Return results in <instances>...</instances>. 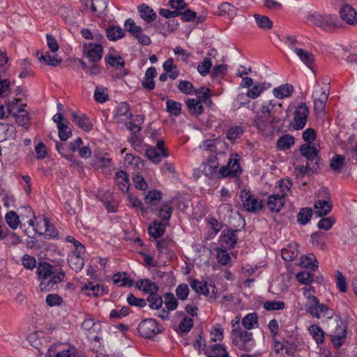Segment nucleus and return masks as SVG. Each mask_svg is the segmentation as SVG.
Returning <instances> with one entry per match:
<instances>
[{"mask_svg":"<svg viewBox=\"0 0 357 357\" xmlns=\"http://www.w3.org/2000/svg\"><path fill=\"white\" fill-rule=\"evenodd\" d=\"M301 266L305 268H311L312 271L318 268V261L314 254L303 256L300 261Z\"/></svg>","mask_w":357,"mask_h":357,"instance_id":"72a5a7b5","label":"nucleus"},{"mask_svg":"<svg viewBox=\"0 0 357 357\" xmlns=\"http://www.w3.org/2000/svg\"><path fill=\"white\" fill-rule=\"evenodd\" d=\"M117 185L119 189L125 193H128L129 190V178L128 174L123 171H119L116 173Z\"/></svg>","mask_w":357,"mask_h":357,"instance_id":"bb28decb","label":"nucleus"},{"mask_svg":"<svg viewBox=\"0 0 357 357\" xmlns=\"http://www.w3.org/2000/svg\"><path fill=\"white\" fill-rule=\"evenodd\" d=\"M218 162L215 157L208 159L207 164L205 165L203 172L208 178H213L217 174V168Z\"/></svg>","mask_w":357,"mask_h":357,"instance_id":"393cba45","label":"nucleus"},{"mask_svg":"<svg viewBox=\"0 0 357 357\" xmlns=\"http://www.w3.org/2000/svg\"><path fill=\"white\" fill-rule=\"evenodd\" d=\"M294 143V138L289 135L281 137L277 142V146L281 150L289 149Z\"/></svg>","mask_w":357,"mask_h":357,"instance_id":"a19ab883","label":"nucleus"},{"mask_svg":"<svg viewBox=\"0 0 357 357\" xmlns=\"http://www.w3.org/2000/svg\"><path fill=\"white\" fill-rule=\"evenodd\" d=\"M195 93L197 96V100L202 105V103L210 106L212 103V100L211 99V91L208 88H204L203 86L195 91Z\"/></svg>","mask_w":357,"mask_h":357,"instance_id":"aec40b11","label":"nucleus"},{"mask_svg":"<svg viewBox=\"0 0 357 357\" xmlns=\"http://www.w3.org/2000/svg\"><path fill=\"white\" fill-rule=\"evenodd\" d=\"M209 351L211 354L215 356V357H229V354L225 348L219 344H215L211 346Z\"/></svg>","mask_w":357,"mask_h":357,"instance_id":"bf43d9fd","label":"nucleus"},{"mask_svg":"<svg viewBox=\"0 0 357 357\" xmlns=\"http://www.w3.org/2000/svg\"><path fill=\"white\" fill-rule=\"evenodd\" d=\"M59 137L61 141L67 140L72 135L70 128L66 124L58 125Z\"/></svg>","mask_w":357,"mask_h":357,"instance_id":"69168bd1","label":"nucleus"},{"mask_svg":"<svg viewBox=\"0 0 357 357\" xmlns=\"http://www.w3.org/2000/svg\"><path fill=\"white\" fill-rule=\"evenodd\" d=\"M280 121V118L278 116H270L259 112L254 122L259 131L271 132L278 128Z\"/></svg>","mask_w":357,"mask_h":357,"instance_id":"f03ea898","label":"nucleus"},{"mask_svg":"<svg viewBox=\"0 0 357 357\" xmlns=\"http://www.w3.org/2000/svg\"><path fill=\"white\" fill-rule=\"evenodd\" d=\"M137 9L141 18L147 23H151L156 20V13L150 6L142 4L138 6Z\"/></svg>","mask_w":357,"mask_h":357,"instance_id":"dca6fc26","label":"nucleus"},{"mask_svg":"<svg viewBox=\"0 0 357 357\" xmlns=\"http://www.w3.org/2000/svg\"><path fill=\"white\" fill-rule=\"evenodd\" d=\"M291 186L292 182L289 179L287 178L280 180L277 188H278L281 192L280 195H283V197H285L287 195V193L290 192Z\"/></svg>","mask_w":357,"mask_h":357,"instance_id":"0e129e2a","label":"nucleus"},{"mask_svg":"<svg viewBox=\"0 0 357 357\" xmlns=\"http://www.w3.org/2000/svg\"><path fill=\"white\" fill-rule=\"evenodd\" d=\"M178 89L183 93L190 95L195 93L193 84L189 81H181L178 85Z\"/></svg>","mask_w":357,"mask_h":357,"instance_id":"e2e57ef3","label":"nucleus"},{"mask_svg":"<svg viewBox=\"0 0 357 357\" xmlns=\"http://www.w3.org/2000/svg\"><path fill=\"white\" fill-rule=\"evenodd\" d=\"M297 243L289 245L287 248L281 250V255L283 259L286 261L294 260L298 255Z\"/></svg>","mask_w":357,"mask_h":357,"instance_id":"2f4dec72","label":"nucleus"},{"mask_svg":"<svg viewBox=\"0 0 357 357\" xmlns=\"http://www.w3.org/2000/svg\"><path fill=\"white\" fill-rule=\"evenodd\" d=\"M336 328L339 327L340 331H331L330 337L333 345L336 348L342 346L347 337V326L344 324L342 320L336 318L335 324H334Z\"/></svg>","mask_w":357,"mask_h":357,"instance_id":"1a4fd4ad","label":"nucleus"},{"mask_svg":"<svg viewBox=\"0 0 357 357\" xmlns=\"http://www.w3.org/2000/svg\"><path fill=\"white\" fill-rule=\"evenodd\" d=\"M161 198L162 194L160 191H149L145 197V202L148 204L156 205Z\"/></svg>","mask_w":357,"mask_h":357,"instance_id":"4d7b16f0","label":"nucleus"},{"mask_svg":"<svg viewBox=\"0 0 357 357\" xmlns=\"http://www.w3.org/2000/svg\"><path fill=\"white\" fill-rule=\"evenodd\" d=\"M241 201L243 202V206L246 211L250 212H257L263 207L262 201L257 197L250 195L245 190L241 192Z\"/></svg>","mask_w":357,"mask_h":357,"instance_id":"9d476101","label":"nucleus"},{"mask_svg":"<svg viewBox=\"0 0 357 357\" xmlns=\"http://www.w3.org/2000/svg\"><path fill=\"white\" fill-rule=\"evenodd\" d=\"M297 280L303 284H310L314 280V274L307 271H302L296 274Z\"/></svg>","mask_w":357,"mask_h":357,"instance_id":"680f3d73","label":"nucleus"},{"mask_svg":"<svg viewBox=\"0 0 357 357\" xmlns=\"http://www.w3.org/2000/svg\"><path fill=\"white\" fill-rule=\"evenodd\" d=\"M314 208L316 209L314 214L317 215V217H322L328 214L332 208V205L329 201L319 200L315 202Z\"/></svg>","mask_w":357,"mask_h":357,"instance_id":"4be33fe9","label":"nucleus"},{"mask_svg":"<svg viewBox=\"0 0 357 357\" xmlns=\"http://www.w3.org/2000/svg\"><path fill=\"white\" fill-rule=\"evenodd\" d=\"M107 0H91V9L98 14L103 13L107 7Z\"/></svg>","mask_w":357,"mask_h":357,"instance_id":"3c124183","label":"nucleus"},{"mask_svg":"<svg viewBox=\"0 0 357 357\" xmlns=\"http://www.w3.org/2000/svg\"><path fill=\"white\" fill-rule=\"evenodd\" d=\"M185 104L190 114L198 116L204 112L202 105L195 98H188Z\"/></svg>","mask_w":357,"mask_h":357,"instance_id":"5701e85b","label":"nucleus"},{"mask_svg":"<svg viewBox=\"0 0 357 357\" xmlns=\"http://www.w3.org/2000/svg\"><path fill=\"white\" fill-rule=\"evenodd\" d=\"M82 291L87 296H99L102 295L103 289L98 284L89 282L82 287Z\"/></svg>","mask_w":357,"mask_h":357,"instance_id":"c756f323","label":"nucleus"},{"mask_svg":"<svg viewBox=\"0 0 357 357\" xmlns=\"http://www.w3.org/2000/svg\"><path fill=\"white\" fill-rule=\"evenodd\" d=\"M15 121L21 126L28 128L30 126L28 112L24 109H19L18 114H14Z\"/></svg>","mask_w":357,"mask_h":357,"instance_id":"4c0bfd02","label":"nucleus"},{"mask_svg":"<svg viewBox=\"0 0 357 357\" xmlns=\"http://www.w3.org/2000/svg\"><path fill=\"white\" fill-rule=\"evenodd\" d=\"M114 282L120 287H132L133 281L128 276L126 272L117 273L113 276Z\"/></svg>","mask_w":357,"mask_h":357,"instance_id":"a878e982","label":"nucleus"},{"mask_svg":"<svg viewBox=\"0 0 357 357\" xmlns=\"http://www.w3.org/2000/svg\"><path fill=\"white\" fill-rule=\"evenodd\" d=\"M139 289H142L144 292L149 293V294L157 292L158 287L149 279L141 280L137 282Z\"/></svg>","mask_w":357,"mask_h":357,"instance_id":"473e14b6","label":"nucleus"},{"mask_svg":"<svg viewBox=\"0 0 357 357\" xmlns=\"http://www.w3.org/2000/svg\"><path fill=\"white\" fill-rule=\"evenodd\" d=\"M140 335L145 338H151L160 333L157 321L153 319L143 320L138 326Z\"/></svg>","mask_w":357,"mask_h":357,"instance_id":"423d86ee","label":"nucleus"},{"mask_svg":"<svg viewBox=\"0 0 357 357\" xmlns=\"http://www.w3.org/2000/svg\"><path fill=\"white\" fill-rule=\"evenodd\" d=\"M328 91H323L319 98L314 97V110L317 114L324 112L326 104L328 98Z\"/></svg>","mask_w":357,"mask_h":357,"instance_id":"f3484780","label":"nucleus"},{"mask_svg":"<svg viewBox=\"0 0 357 357\" xmlns=\"http://www.w3.org/2000/svg\"><path fill=\"white\" fill-rule=\"evenodd\" d=\"M324 24H323L322 29L325 31L331 30L333 28L338 27V21L337 18L331 15L325 14Z\"/></svg>","mask_w":357,"mask_h":357,"instance_id":"09e8293b","label":"nucleus"},{"mask_svg":"<svg viewBox=\"0 0 357 357\" xmlns=\"http://www.w3.org/2000/svg\"><path fill=\"white\" fill-rule=\"evenodd\" d=\"M212 67L211 59L208 57H206L204 59L202 62H201L197 66V70L199 74L202 76H206L208 75L211 70Z\"/></svg>","mask_w":357,"mask_h":357,"instance_id":"5fc2aeb1","label":"nucleus"},{"mask_svg":"<svg viewBox=\"0 0 357 357\" xmlns=\"http://www.w3.org/2000/svg\"><path fill=\"white\" fill-rule=\"evenodd\" d=\"M37 56L40 61H43L46 65L52 66H56L62 61L61 58H58L57 54H54L51 55L48 52H47L45 54H41L40 56L39 52H37Z\"/></svg>","mask_w":357,"mask_h":357,"instance_id":"cd10ccee","label":"nucleus"},{"mask_svg":"<svg viewBox=\"0 0 357 357\" xmlns=\"http://www.w3.org/2000/svg\"><path fill=\"white\" fill-rule=\"evenodd\" d=\"M167 111L174 116H178L181 112V104L172 100L166 102Z\"/></svg>","mask_w":357,"mask_h":357,"instance_id":"c03bdc74","label":"nucleus"},{"mask_svg":"<svg viewBox=\"0 0 357 357\" xmlns=\"http://www.w3.org/2000/svg\"><path fill=\"white\" fill-rule=\"evenodd\" d=\"M149 233L152 237H160L165 233V225L160 222L154 221L153 224L149 227Z\"/></svg>","mask_w":357,"mask_h":357,"instance_id":"e433bc0d","label":"nucleus"},{"mask_svg":"<svg viewBox=\"0 0 357 357\" xmlns=\"http://www.w3.org/2000/svg\"><path fill=\"white\" fill-rule=\"evenodd\" d=\"M266 89L264 83L257 82L252 88L247 92V96L252 99L257 98L260 96L264 90Z\"/></svg>","mask_w":357,"mask_h":357,"instance_id":"a18cd8bd","label":"nucleus"},{"mask_svg":"<svg viewBox=\"0 0 357 357\" xmlns=\"http://www.w3.org/2000/svg\"><path fill=\"white\" fill-rule=\"evenodd\" d=\"M231 338L234 344L239 345V348L245 351H250L252 347V333L241 328H234L231 331Z\"/></svg>","mask_w":357,"mask_h":357,"instance_id":"7ed1b4c3","label":"nucleus"},{"mask_svg":"<svg viewBox=\"0 0 357 357\" xmlns=\"http://www.w3.org/2000/svg\"><path fill=\"white\" fill-rule=\"evenodd\" d=\"M105 61L107 63L116 68H122L125 66L124 60L121 56L108 55L105 57Z\"/></svg>","mask_w":357,"mask_h":357,"instance_id":"864d4df0","label":"nucleus"},{"mask_svg":"<svg viewBox=\"0 0 357 357\" xmlns=\"http://www.w3.org/2000/svg\"><path fill=\"white\" fill-rule=\"evenodd\" d=\"M172 213V208L167 203L164 204L158 212V216L163 220H169Z\"/></svg>","mask_w":357,"mask_h":357,"instance_id":"338daca9","label":"nucleus"},{"mask_svg":"<svg viewBox=\"0 0 357 357\" xmlns=\"http://www.w3.org/2000/svg\"><path fill=\"white\" fill-rule=\"evenodd\" d=\"M345 158L336 154L331 160L330 167L335 172H340L345 166Z\"/></svg>","mask_w":357,"mask_h":357,"instance_id":"58836bf2","label":"nucleus"},{"mask_svg":"<svg viewBox=\"0 0 357 357\" xmlns=\"http://www.w3.org/2000/svg\"><path fill=\"white\" fill-rule=\"evenodd\" d=\"M294 87L291 84H282L273 90V95L278 98H284L291 95Z\"/></svg>","mask_w":357,"mask_h":357,"instance_id":"c85d7f7f","label":"nucleus"},{"mask_svg":"<svg viewBox=\"0 0 357 357\" xmlns=\"http://www.w3.org/2000/svg\"><path fill=\"white\" fill-rule=\"evenodd\" d=\"M101 325L99 322H96L94 319H85L81 325L84 334L89 339L99 342L98 336Z\"/></svg>","mask_w":357,"mask_h":357,"instance_id":"39448f33","label":"nucleus"},{"mask_svg":"<svg viewBox=\"0 0 357 357\" xmlns=\"http://www.w3.org/2000/svg\"><path fill=\"white\" fill-rule=\"evenodd\" d=\"M7 224L13 229H15L20 224V218L15 211H9L5 217Z\"/></svg>","mask_w":357,"mask_h":357,"instance_id":"49530a36","label":"nucleus"},{"mask_svg":"<svg viewBox=\"0 0 357 357\" xmlns=\"http://www.w3.org/2000/svg\"><path fill=\"white\" fill-rule=\"evenodd\" d=\"M38 278L42 280L40 287L42 291H49L55 284L63 280V271L53 268L47 262L41 263L37 268Z\"/></svg>","mask_w":357,"mask_h":357,"instance_id":"f257e3e1","label":"nucleus"},{"mask_svg":"<svg viewBox=\"0 0 357 357\" xmlns=\"http://www.w3.org/2000/svg\"><path fill=\"white\" fill-rule=\"evenodd\" d=\"M125 26L126 30L130 32L135 37L142 31V27L136 25L133 20L130 18L126 20Z\"/></svg>","mask_w":357,"mask_h":357,"instance_id":"6e6d98bb","label":"nucleus"},{"mask_svg":"<svg viewBox=\"0 0 357 357\" xmlns=\"http://www.w3.org/2000/svg\"><path fill=\"white\" fill-rule=\"evenodd\" d=\"M291 50L296 53L300 60L305 66H307L309 68H312L314 62V56L310 52L296 47H291Z\"/></svg>","mask_w":357,"mask_h":357,"instance_id":"ddd939ff","label":"nucleus"},{"mask_svg":"<svg viewBox=\"0 0 357 357\" xmlns=\"http://www.w3.org/2000/svg\"><path fill=\"white\" fill-rule=\"evenodd\" d=\"M102 47L100 45L88 43L83 46L84 55L91 63H97L102 56Z\"/></svg>","mask_w":357,"mask_h":357,"instance_id":"9b49d317","label":"nucleus"},{"mask_svg":"<svg viewBox=\"0 0 357 357\" xmlns=\"http://www.w3.org/2000/svg\"><path fill=\"white\" fill-rule=\"evenodd\" d=\"M307 311L314 317L320 318V313L318 311L319 301L317 297L309 295L307 296Z\"/></svg>","mask_w":357,"mask_h":357,"instance_id":"6ab92c4d","label":"nucleus"},{"mask_svg":"<svg viewBox=\"0 0 357 357\" xmlns=\"http://www.w3.org/2000/svg\"><path fill=\"white\" fill-rule=\"evenodd\" d=\"M146 301L150 303L149 307L152 309L158 310L162 305V297L157 292L149 294Z\"/></svg>","mask_w":357,"mask_h":357,"instance_id":"79ce46f5","label":"nucleus"},{"mask_svg":"<svg viewBox=\"0 0 357 357\" xmlns=\"http://www.w3.org/2000/svg\"><path fill=\"white\" fill-rule=\"evenodd\" d=\"M301 155L307 159V162L312 165V172H314L318 169L319 157L317 149L308 144H303L300 147Z\"/></svg>","mask_w":357,"mask_h":357,"instance_id":"0eeeda50","label":"nucleus"},{"mask_svg":"<svg viewBox=\"0 0 357 357\" xmlns=\"http://www.w3.org/2000/svg\"><path fill=\"white\" fill-rule=\"evenodd\" d=\"M257 319L256 313H250L242 319V324L245 328L250 330L254 327V324H257Z\"/></svg>","mask_w":357,"mask_h":357,"instance_id":"8fccbe9b","label":"nucleus"},{"mask_svg":"<svg viewBox=\"0 0 357 357\" xmlns=\"http://www.w3.org/2000/svg\"><path fill=\"white\" fill-rule=\"evenodd\" d=\"M309 109L305 103H301L297 106L294 112V117L292 126L296 130L303 129L308 117Z\"/></svg>","mask_w":357,"mask_h":357,"instance_id":"6e6552de","label":"nucleus"},{"mask_svg":"<svg viewBox=\"0 0 357 357\" xmlns=\"http://www.w3.org/2000/svg\"><path fill=\"white\" fill-rule=\"evenodd\" d=\"M312 210L310 208H303L301 209L297 215V220L301 225L307 224L311 219Z\"/></svg>","mask_w":357,"mask_h":357,"instance_id":"ea45409f","label":"nucleus"},{"mask_svg":"<svg viewBox=\"0 0 357 357\" xmlns=\"http://www.w3.org/2000/svg\"><path fill=\"white\" fill-rule=\"evenodd\" d=\"M237 230H229L227 234L222 236L221 241L229 247L232 248L236 243L237 237L236 232Z\"/></svg>","mask_w":357,"mask_h":357,"instance_id":"37998d69","label":"nucleus"},{"mask_svg":"<svg viewBox=\"0 0 357 357\" xmlns=\"http://www.w3.org/2000/svg\"><path fill=\"white\" fill-rule=\"evenodd\" d=\"M107 37L109 40H116L123 37L124 31L120 27L116 26H109L106 31Z\"/></svg>","mask_w":357,"mask_h":357,"instance_id":"c9c22d12","label":"nucleus"},{"mask_svg":"<svg viewBox=\"0 0 357 357\" xmlns=\"http://www.w3.org/2000/svg\"><path fill=\"white\" fill-rule=\"evenodd\" d=\"M73 121L84 131H89L91 130L93 126L89 121V119L86 116H79L76 112L71 113Z\"/></svg>","mask_w":357,"mask_h":357,"instance_id":"412c9836","label":"nucleus"},{"mask_svg":"<svg viewBox=\"0 0 357 357\" xmlns=\"http://www.w3.org/2000/svg\"><path fill=\"white\" fill-rule=\"evenodd\" d=\"M16 133V129L11 124L0 123V142L4 141L8 138H14Z\"/></svg>","mask_w":357,"mask_h":357,"instance_id":"b1692460","label":"nucleus"},{"mask_svg":"<svg viewBox=\"0 0 357 357\" xmlns=\"http://www.w3.org/2000/svg\"><path fill=\"white\" fill-rule=\"evenodd\" d=\"M162 140L158 141L155 146H150L146 151L147 158L153 163H159L162 158L168 156V151Z\"/></svg>","mask_w":357,"mask_h":357,"instance_id":"20e7f679","label":"nucleus"},{"mask_svg":"<svg viewBox=\"0 0 357 357\" xmlns=\"http://www.w3.org/2000/svg\"><path fill=\"white\" fill-rule=\"evenodd\" d=\"M282 105L277 103L274 100H268L262 102L259 112L270 116H277L278 109L280 110Z\"/></svg>","mask_w":357,"mask_h":357,"instance_id":"2eb2a0df","label":"nucleus"},{"mask_svg":"<svg viewBox=\"0 0 357 357\" xmlns=\"http://www.w3.org/2000/svg\"><path fill=\"white\" fill-rule=\"evenodd\" d=\"M339 15L340 19L345 23L351 26L357 24V11L350 4H343L339 10Z\"/></svg>","mask_w":357,"mask_h":357,"instance_id":"f8f14e48","label":"nucleus"},{"mask_svg":"<svg viewBox=\"0 0 357 357\" xmlns=\"http://www.w3.org/2000/svg\"><path fill=\"white\" fill-rule=\"evenodd\" d=\"M284 204V197L280 194L272 195L268 197L267 205L271 211L278 213Z\"/></svg>","mask_w":357,"mask_h":357,"instance_id":"4468645a","label":"nucleus"},{"mask_svg":"<svg viewBox=\"0 0 357 357\" xmlns=\"http://www.w3.org/2000/svg\"><path fill=\"white\" fill-rule=\"evenodd\" d=\"M165 304L168 311L174 310L178 306V301L172 293H166L164 295Z\"/></svg>","mask_w":357,"mask_h":357,"instance_id":"13d9d810","label":"nucleus"},{"mask_svg":"<svg viewBox=\"0 0 357 357\" xmlns=\"http://www.w3.org/2000/svg\"><path fill=\"white\" fill-rule=\"evenodd\" d=\"M309 331L317 344H320L324 342V333L320 327L317 325H312L309 328Z\"/></svg>","mask_w":357,"mask_h":357,"instance_id":"603ef678","label":"nucleus"},{"mask_svg":"<svg viewBox=\"0 0 357 357\" xmlns=\"http://www.w3.org/2000/svg\"><path fill=\"white\" fill-rule=\"evenodd\" d=\"M190 287L192 289L197 293L202 294L205 296H207L209 293V287L212 288L213 294H214L213 296H211V298H215L216 297L214 290L215 289L214 285L209 284L208 286L206 283H202L201 282H199L197 280H192L190 282Z\"/></svg>","mask_w":357,"mask_h":357,"instance_id":"a211bd4d","label":"nucleus"},{"mask_svg":"<svg viewBox=\"0 0 357 357\" xmlns=\"http://www.w3.org/2000/svg\"><path fill=\"white\" fill-rule=\"evenodd\" d=\"M254 17L258 24L261 29H271L273 26V22L266 15H260L259 14H255Z\"/></svg>","mask_w":357,"mask_h":357,"instance_id":"de8ad7c7","label":"nucleus"},{"mask_svg":"<svg viewBox=\"0 0 357 357\" xmlns=\"http://www.w3.org/2000/svg\"><path fill=\"white\" fill-rule=\"evenodd\" d=\"M144 117L142 115L135 116L131 121L127 124L128 129L133 134L139 132L142 128L140 125L143 123Z\"/></svg>","mask_w":357,"mask_h":357,"instance_id":"f704fd0d","label":"nucleus"},{"mask_svg":"<svg viewBox=\"0 0 357 357\" xmlns=\"http://www.w3.org/2000/svg\"><path fill=\"white\" fill-rule=\"evenodd\" d=\"M336 285L341 292H346L347 290V282L345 277L340 271H335Z\"/></svg>","mask_w":357,"mask_h":357,"instance_id":"052dcab7","label":"nucleus"},{"mask_svg":"<svg viewBox=\"0 0 357 357\" xmlns=\"http://www.w3.org/2000/svg\"><path fill=\"white\" fill-rule=\"evenodd\" d=\"M325 14H321L318 12L308 13L306 16V22L312 23L317 27L322 29L324 24Z\"/></svg>","mask_w":357,"mask_h":357,"instance_id":"7c9ffc66","label":"nucleus"},{"mask_svg":"<svg viewBox=\"0 0 357 357\" xmlns=\"http://www.w3.org/2000/svg\"><path fill=\"white\" fill-rule=\"evenodd\" d=\"M242 133L243 129L241 127H232L228 130L227 137L229 140L234 142L236 139L240 137Z\"/></svg>","mask_w":357,"mask_h":357,"instance_id":"774afa93","label":"nucleus"}]
</instances>
